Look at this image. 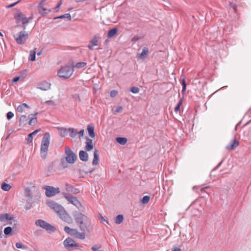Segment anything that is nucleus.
Returning a JSON list of instances; mask_svg holds the SVG:
<instances>
[{
  "label": "nucleus",
  "mask_w": 251,
  "mask_h": 251,
  "mask_svg": "<svg viewBox=\"0 0 251 251\" xmlns=\"http://www.w3.org/2000/svg\"><path fill=\"white\" fill-rule=\"evenodd\" d=\"M124 219V216L122 214H119L116 217L115 222L116 224L119 225L123 222Z\"/></svg>",
  "instance_id": "nucleus-31"
},
{
  "label": "nucleus",
  "mask_w": 251,
  "mask_h": 251,
  "mask_svg": "<svg viewBox=\"0 0 251 251\" xmlns=\"http://www.w3.org/2000/svg\"><path fill=\"white\" fill-rule=\"evenodd\" d=\"M21 0H18L17 1L15 2H14V3H12L9 5H6V8H10L11 7H13V6H14L15 5H16L17 4H18Z\"/></svg>",
  "instance_id": "nucleus-48"
},
{
  "label": "nucleus",
  "mask_w": 251,
  "mask_h": 251,
  "mask_svg": "<svg viewBox=\"0 0 251 251\" xmlns=\"http://www.w3.org/2000/svg\"><path fill=\"white\" fill-rule=\"evenodd\" d=\"M65 154L66 155V161L69 164H74L77 160L76 155L72 151L71 149L68 147H65Z\"/></svg>",
  "instance_id": "nucleus-6"
},
{
  "label": "nucleus",
  "mask_w": 251,
  "mask_h": 251,
  "mask_svg": "<svg viewBox=\"0 0 251 251\" xmlns=\"http://www.w3.org/2000/svg\"><path fill=\"white\" fill-rule=\"evenodd\" d=\"M47 204L49 207L57 213L60 218L62 220L68 224L72 222V219L61 205L52 201H48Z\"/></svg>",
  "instance_id": "nucleus-2"
},
{
  "label": "nucleus",
  "mask_w": 251,
  "mask_h": 251,
  "mask_svg": "<svg viewBox=\"0 0 251 251\" xmlns=\"http://www.w3.org/2000/svg\"><path fill=\"white\" fill-rule=\"evenodd\" d=\"M64 230L67 234L73 235L75 229L71 228L69 226H65Z\"/></svg>",
  "instance_id": "nucleus-35"
},
{
  "label": "nucleus",
  "mask_w": 251,
  "mask_h": 251,
  "mask_svg": "<svg viewBox=\"0 0 251 251\" xmlns=\"http://www.w3.org/2000/svg\"><path fill=\"white\" fill-rule=\"evenodd\" d=\"M84 130L83 129H81L79 132H77V134L79 135L80 137H82L84 135Z\"/></svg>",
  "instance_id": "nucleus-54"
},
{
  "label": "nucleus",
  "mask_w": 251,
  "mask_h": 251,
  "mask_svg": "<svg viewBox=\"0 0 251 251\" xmlns=\"http://www.w3.org/2000/svg\"><path fill=\"white\" fill-rule=\"evenodd\" d=\"M86 139L87 141L86 142L85 149L86 151H90L94 148V146L93 144V140L92 139H90L88 137H86Z\"/></svg>",
  "instance_id": "nucleus-16"
},
{
  "label": "nucleus",
  "mask_w": 251,
  "mask_h": 251,
  "mask_svg": "<svg viewBox=\"0 0 251 251\" xmlns=\"http://www.w3.org/2000/svg\"><path fill=\"white\" fill-rule=\"evenodd\" d=\"M150 200V197L149 196H144L142 199L141 200V202L143 204H146L149 202V201Z\"/></svg>",
  "instance_id": "nucleus-40"
},
{
  "label": "nucleus",
  "mask_w": 251,
  "mask_h": 251,
  "mask_svg": "<svg viewBox=\"0 0 251 251\" xmlns=\"http://www.w3.org/2000/svg\"><path fill=\"white\" fill-rule=\"evenodd\" d=\"M72 49L75 50H76L77 54H79L82 52V50L80 49L79 47H73L72 48Z\"/></svg>",
  "instance_id": "nucleus-52"
},
{
  "label": "nucleus",
  "mask_w": 251,
  "mask_h": 251,
  "mask_svg": "<svg viewBox=\"0 0 251 251\" xmlns=\"http://www.w3.org/2000/svg\"><path fill=\"white\" fill-rule=\"evenodd\" d=\"M28 119H29V121L28 122V124L31 126H34L37 123V119L36 117H34L33 115V114H29L28 117H27Z\"/></svg>",
  "instance_id": "nucleus-19"
},
{
  "label": "nucleus",
  "mask_w": 251,
  "mask_h": 251,
  "mask_svg": "<svg viewBox=\"0 0 251 251\" xmlns=\"http://www.w3.org/2000/svg\"><path fill=\"white\" fill-rule=\"evenodd\" d=\"M139 88L135 86L132 87L130 89V91L133 93V94H137L138 93H139Z\"/></svg>",
  "instance_id": "nucleus-41"
},
{
  "label": "nucleus",
  "mask_w": 251,
  "mask_h": 251,
  "mask_svg": "<svg viewBox=\"0 0 251 251\" xmlns=\"http://www.w3.org/2000/svg\"><path fill=\"white\" fill-rule=\"evenodd\" d=\"M172 251H181V249L179 248L175 247Z\"/></svg>",
  "instance_id": "nucleus-59"
},
{
  "label": "nucleus",
  "mask_w": 251,
  "mask_h": 251,
  "mask_svg": "<svg viewBox=\"0 0 251 251\" xmlns=\"http://www.w3.org/2000/svg\"><path fill=\"white\" fill-rule=\"evenodd\" d=\"M13 228L10 226H7L4 229V233L6 236L12 235Z\"/></svg>",
  "instance_id": "nucleus-32"
},
{
  "label": "nucleus",
  "mask_w": 251,
  "mask_h": 251,
  "mask_svg": "<svg viewBox=\"0 0 251 251\" xmlns=\"http://www.w3.org/2000/svg\"><path fill=\"white\" fill-rule=\"evenodd\" d=\"M11 188V186L5 182H3L1 185V189L5 191H9Z\"/></svg>",
  "instance_id": "nucleus-33"
},
{
  "label": "nucleus",
  "mask_w": 251,
  "mask_h": 251,
  "mask_svg": "<svg viewBox=\"0 0 251 251\" xmlns=\"http://www.w3.org/2000/svg\"><path fill=\"white\" fill-rule=\"evenodd\" d=\"M35 225L45 229L49 233L54 232L56 230V228L54 226L47 223L43 220L39 219L36 220L35 221Z\"/></svg>",
  "instance_id": "nucleus-5"
},
{
  "label": "nucleus",
  "mask_w": 251,
  "mask_h": 251,
  "mask_svg": "<svg viewBox=\"0 0 251 251\" xmlns=\"http://www.w3.org/2000/svg\"><path fill=\"white\" fill-rule=\"evenodd\" d=\"M88 134L91 138H95V133L94 131V127L92 124H89L87 128Z\"/></svg>",
  "instance_id": "nucleus-21"
},
{
  "label": "nucleus",
  "mask_w": 251,
  "mask_h": 251,
  "mask_svg": "<svg viewBox=\"0 0 251 251\" xmlns=\"http://www.w3.org/2000/svg\"><path fill=\"white\" fill-rule=\"evenodd\" d=\"M70 64L62 67L57 71V75L59 77L64 79L69 78L73 74L75 67L79 69L84 67L87 64Z\"/></svg>",
  "instance_id": "nucleus-3"
},
{
  "label": "nucleus",
  "mask_w": 251,
  "mask_h": 251,
  "mask_svg": "<svg viewBox=\"0 0 251 251\" xmlns=\"http://www.w3.org/2000/svg\"><path fill=\"white\" fill-rule=\"evenodd\" d=\"M50 141V134L49 132H46L42 139L40 148V155L42 159H45L47 157Z\"/></svg>",
  "instance_id": "nucleus-4"
},
{
  "label": "nucleus",
  "mask_w": 251,
  "mask_h": 251,
  "mask_svg": "<svg viewBox=\"0 0 251 251\" xmlns=\"http://www.w3.org/2000/svg\"><path fill=\"white\" fill-rule=\"evenodd\" d=\"M14 19L16 20V23H19L21 22L23 25H25L28 24V21L25 15L23 14L21 12H18L14 16Z\"/></svg>",
  "instance_id": "nucleus-10"
},
{
  "label": "nucleus",
  "mask_w": 251,
  "mask_h": 251,
  "mask_svg": "<svg viewBox=\"0 0 251 251\" xmlns=\"http://www.w3.org/2000/svg\"><path fill=\"white\" fill-rule=\"evenodd\" d=\"M149 53L148 49L147 47H144L142 49V52L139 54V58L143 59L146 57Z\"/></svg>",
  "instance_id": "nucleus-27"
},
{
  "label": "nucleus",
  "mask_w": 251,
  "mask_h": 251,
  "mask_svg": "<svg viewBox=\"0 0 251 251\" xmlns=\"http://www.w3.org/2000/svg\"><path fill=\"white\" fill-rule=\"evenodd\" d=\"M62 4V0H60L57 3V5L54 8L55 12H58L60 8V7Z\"/></svg>",
  "instance_id": "nucleus-46"
},
{
  "label": "nucleus",
  "mask_w": 251,
  "mask_h": 251,
  "mask_svg": "<svg viewBox=\"0 0 251 251\" xmlns=\"http://www.w3.org/2000/svg\"><path fill=\"white\" fill-rule=\"evenodd\" d=\"M21 76H16L15 77H14L12 79V82L13 83H16L18 81H19L20 80V79H21Z\"/></svg>",
  "instance_id": "nucleus-51"
},
{
  "label": "nucleus",
  "mask_w": 251,
  "mask_h": 251,
  "mask_svg": "<svg viewBox=\"0 0 251 251\" xmlns=\"http://www.w3.org/2000/svg\"><path fill=\"white\" fill-rule=\"evenodd\" d=\"M35 58H36V51L34 50H30L29 60L32 62V61H34L35 60Z\"/></svg>",
  "instance_id": "nucleus-36"
},
{
  "label": "nucleus",
  "mask_w": 251,
  "mask_h": 251,
  "mask_svg": "<svg viewBox=\"0 0 251 251\" xmlns=\"http://www.w3.org/2000/svg\"><path fill=\"white\" fill-rule=\"evenodd\" d=\"M25 27H24V30L20 31L18 36L14 35V39L19 45L24 44L28 38V34L25 31Z\"/></svg>",
  "instance_id": "nucleus-7"
},
{
  "label": "nucleus",
  "mask_w": 251,
  "mask_h": 251,
  "mask_svg": "<svg viewBox=\"0 0 251 251\" xmlns=\"http://www.w3.org/2000/svg\"><path fill=\"white\" fill-rule=\"evenodd\" d=\"M90 232H83L81 231V232H78L76 229H75L73 235H74L76 238L80 239L83 240L85 238V234L87 233H90Z\"/></svg>",
  "instance_id": "nucleus-18"
},
{
  "label": "nucleus",
  "mask_w": 251,
  "mask_h": 251,
  "mask_svg": "<svg viewBox=\"0 0 251 251\" xmlns=\"http://www.w3.org/2000/svg\"><path fill=\"white\" fill-rule=\"evenodd\" d=\"M65 198L69 202L75 205L79 210H82L81 208H83V206L76 197L65 196Z\"/></svg>",
  "instance_id": "nucleus-11"
},
{
  "label": "nucleus",
  "mask_w": 251,
  "mask_h": 251,
  "mask_svg": "<svg viewBox=\"0 0 251 251\" xmlns=\"http://www.w3.org/2000/svg\"><path fill=\"white\" fill-rule=\"evenodd\" d=\"M22 75L20 76L21 78H24L26 75H27V72L26 70H24L21 72Z\"/></svg>",
  "instance_id": "nucleus-50"
},
{
  "label": "nucleus",
  "mask_w": 251,
  "mask_h": 251,
  "mask_svg": "<svg viewBox=\"0 0 251 251\" xmlns=\"http://www.w3.org/2000/svg\"><path fill=\"white\" fill-rule=\"evenodd\" d=\"M30 109V106H29L25 103H23L18 106L17 110L20 113H22L26 112V110H28Z\"/></svg>",
  "instance_id": "nucleus-15"
},
{
  "label": "nucleus",
  "mask_w": 251,
  "mask_h": 251,
  "mask_svg": "<svg viewBox=\"0 0 251 251\" xmlns=\"http://www.w3.org/2000/svg\"><path fill=\"white\" fill-rule=\"evenodd\" d=\"M14 219V216H10L8 213H2L0 214V222H6Z\"/></svg>",
  "instance_id": "nucleus-14"
},
{
  "label": "nucleus",
  "mask_w": 251,
  "mask_h": 251,
  "mask_svg": "<svg viewBox=\"0 0 251 251\" xmlns=\"http://www.w3.org/2000/svg\"><path fill=\"white\" fill-rule=\"evenodd\" d=\"M182 99H180L179 100V101L178 102V103L176 104V105H178L179 107H180V106L182 104Z\"/></svg>",
  "instance_id": "nucleus-60"
},
{
  "label": "nucleus",
  "mask_w": 251,
  "mask_h": 251,
  "mask_svg": "<svg viewBox=\"0 0 251 251\" xmlns=\"http://www.w3.org/2000/svg\"><path fill=\"white\" fill-rule=\"evenodd\" d=\"M45 3V0H42L39 4L38 7H41L42 5Z\"/></svg>",
  "instance_id": "nucleus-61"
},
{
  "label": "nucleus",
  "mask_w": 251,
  "mask_h": 251,
  "mask_svg": "<svg viewBox=\"0 0 251 251\" xmlns=\"http://www.w3.org/2000/svg\"><path fill=\"white\" fill-rule=\"evenodd\" d=\"M65 18L66 19L67 21H71L72 17L70 13H66L65 14L60 15L59 16L55 17L54 18V20L60 19Z\"/></svg>",
  "instance_id": "nucleus-29"
},
{
  "label": "nucleus",
  "mask_w": 251,
  "mask_h": 251,
  "mask_svg": "<svg viewBox=\"0 0 251 251\" xmlns=\"http://www.w3.org/2000/svg\"><path fill=\"white\" fill-rule=\"evenodd\" d=\"M122 109H123V107L122 106H119L116 109L115 112H116V113L120 112L122 110Z\"/></svg>",
  "instance_id": "nucleus-55"
},
{
  "label": "nucleus",
  "mask_w": 251,
  "mask_h": 251,
  "mask_svg": "<svg viewBox=\"0 0 251 251\" xmlns=\"http://www.w3.org/2000/svg\"><path fill=\"white\" fill-rule=\"evenodd\" d=\"M14 113L11 111H9L6 114V118L9 120L14 117Z\"/></svg>",
  "instance_id": "nucleus-44"
},
{
  "label": "nucleus",
  "mask_w": 251,
  "mask_h": 251,
  "mask_svg": "<svg viewBox=\"0 0 251 251\" xmlns=\"http://www.w3.org/2000/svg\"><path fill=\"white\" fill-rule=\"evenodd\" d=\"M239 145V142L235 139L230 141L229 144L226 147V149L229 150H233Z\"/></svg>",
  "instance_id": "nucleus-12"
},
{
  "label": "nucleus",
  "mask_w": 251,
  "mask_h": 251,
  "mask_svg": "<svg viewBox=\"0 0 251 251\" xmlns=\"http://www.w3.org/2000/svg\"><path fill=\"white\" fill-rule=\"evenodd\" d=\"M116 141L119 144L124 145L127 143V139L126 137H118L116 138Z\"/></svg>",
  "instance_id": "nucleus-28"
},
{
  "label": "nucleus",
  "mask_w": 251,
  "mask_h": 251,
  "mask_svg": "<svg viewBox=\"0 0 251 251\" xmlns=\"http://www.w3.org/2000/svg\"><path fill=\"white\" fill-rule=\"evenodd\" d=\"M60 129V134L62 137H65L67 135V129L65 128H58Z\"/></svg>",
  "instance_id": "nucleus-38"
},
{
  "label": "nucleus",
  "mask_w": 251,
  "mask_h": 251,
  "mask_svg": "<svg viewBox=\"0 0 251 251\" xmlns=\"http://www.w3.org/2000/svg\"><path fill=\"white\" fill-rule=\"evenodd\" d=\"M80 159L83 162H87L88 160V154L86 151H80L79 152Z\"/></svg>",
  "instance_id": "nucleus-20"
},
{
  "label": "nucleus",
  "mask_w": 251,
  "mask_h": 251,
  "mask_svg": "<svg viewBox=\"0 0 251 251\" xmlns=\"http://www.w3.org/2000/svg\"><path fill=\"white\" fill-rule=\"evenodd\" d=\"M25 195H26V197H27L29 199H31L32 197V196L31 194V192H30V190H29L28 189H26L25 190Z\"/></svg>",
  "instance_id": "nucleus-47"
},
{
  "label": "nucleus",
  "mask_w": 251,
  "mask_h": 251,
  "mask_svg": "<svg viewBox=\"0 0 251 251\" xmlns=\"http://www.w3.org/2000/svg\"><path fill=\"white\" fill-rule=\"evenodd\" d=\"M43 189L45 190V194L48 198L53 197L60 192L58 187L55 188L51 186H45Z\"/></svg>",
  "instance_id": "nucleus-8"
},
{
  "label": "nucleus",
  "mask_w": 251,
  "mask_h": 251,
  "mask_svg": "<svg viewBox=\"0 0 251 251\" xmlns=\"http://www.w3.org/2000/svg\"><path fill=\"white\" fill-rule=\"evenodd\" d=\"M28 119L26 115H23L21 116L19 120V125H26L28 124Z\"/></svg>",
  "instance_id": "nucleus-26"
},
{
  "label": "nucleus",
  "mask_w": 251,
  "mask_h": 251,
  "mask_svg": "<svg viewBox=\"0 0 251 251\" xmlns=\"http://www.w3.org/2000/svg\"><path fill=\"white\" fill-rule=\"evenodd\" d=\"M98 152V150L95 149L94 151V158L92 161V164L93 165H97L99 162V155Z\"/></svg>",
  "instance_id": "nucleus-22"
},
{
  "label": "nucleus",
  "mask_w": 251,
  "mask_h": 251,
  "mask_svg": "<svg viewBox=\"0 0 251 251\" xmlns=\"http://www.w3.org/2000/svg\"><path fill=\"white\" fill-rule=\"evenodd\" d=\"M100 215V218H101V220H103L104 221L106 222L107 224H108V221H107V220H105V219L103 218V217L102 216V215Z\"/></svg>",
  "instance_id": "nucleus-64"
},
{
  "label": "nucleus",
  "mask_w": 251,
  "mask_h": 251,
  "mask_svg": "<svg viewBox=\"0 0 251 251\" xmlns=\"http://www.w3.org/2000/svg\"><path fill=\"white\" fill-rule=\"evenodd\" d=\"M72 98L74 99V100H77L78 99V100L80 101V98L79 97V96L78 95V94H73L72 95Z\"/></svg>",
  "instance_id": "nucleus-53"
},
{
  "label": "nucleus",
  "mask_w": 251,
  "mask_h": 251,
  "mask_svg": "<svg viewBox=\"0 0 251 251\" xmlns=\"http://www.w3.org/2000/svg\"><path fill=\"white\" fill-rule=\"evenodd\" d=\"M118 95V91L116 90L111 91L110 96L111 98H114Z\"/></svg>",
  "instance_id": "nucleus-43"
},
{
  "label": "nucleus",
  "mask_w": 251,
  "mask_h": 251,
  "mask_svg": "<svg viewBox=\"0 0 251 251\" xmlns=\"http://www.w3.org/2000/svg\"><path fill=\"white\" fill-rule=\"evenodd\" d=\"M15 246L18 249H26L27 248L26 246H24L21 243H17L15 245Z\"/></svg>",
  "instance_id": "nucleus-42"
},
{
  "label": "nucleus",
  "mask_w": 251,
  "mask_h": 251,
  "mask_svg": "<svg viewBox=\"0 0 251 251\" xmlns=\"http://www.w3.org/2000/svg\"><path fill=\"white\" fill-rule=\"evenodd\" d=\"M209 187V186H206V187H205L202 188H201V192H205V191H204V190H205V189H207V188H208Z\"/></svg>",
  "instance_id": "nucleus-62"
},
{
  "label": "nucleus",
  "mask_w": 251,
  "mask_h": 251,
  "mask_svg": "<svg viewBox=\"0 0 251 251\" xmlns=\"http://www.w3.org/2000/svg\"><path fill=\"white\" fill-rule=\"evenodd\" d=\"M65 187L67 191L69 193H72L73 194H77L79 193V190L78 188H75L68 183L66 184Z\"/></svg>",
  "instance_id": "nucleus-13"
},
{
  "label": "nucleus",
  "mask_w": 251,
  "mask_h": 251,
  "mask_svg": "<svg viewBox=\"0 0 251 251\" xmlns=\"http://www.w3.org/2000/svg\"><path fill=\"white\" fill-rule=\"evenodd\" d=\"M40 130V129H36L35 130H34V131H33L32 132L29 133V134H28L27 135V138L26 139V140H27V143L28 144L31 143L32 142V140H33V136L35 135L37 133H38L39 131Z\"/></svg>",
  "instance_id": "nucleus-24"
},
{
  "label": "nucleus",
  "mask_w": 251,
  "mask_h": 251,
  "mask_svg": "<svg viewBox=\"0 0 251 251\" xmlns=\"http://www.w3.org/2000/svg\"><path fill=\"white\" fill-rule=\"evenodd\" d=\"M180 107L178 105H176L175 107V111L177 113L178 111L180 110Z\"/></svg>",
  "instance_id": "nucleus-56"
},
{
  "label": "nucleus",
  "mask_w": 251,
  "mask_h": 251,
  "mask_svg": "<svg viewBox=\"0 0 251 251\" xmlns=\"http://www.w3.org/2000/svg\"><path fill=\"white\" fill-rule=\"evenodd\" d=\"M39 9V13L42 16H45L47 13L45 12V11L47 10V9L46 8H44L43 6H41V7H38Z\"/></svg>",
  "instance_id": "nucleus-39"
},
{
  "label": "nucleus",
  "mask_w": 251,
  "mask_h": 251,
  "mask_svg": "<svg viewBox=\"0 0 251 251\" xmlns=\"http://www.w3.org/2000/svg\"><path fill=\"white\" fill-rule=\"evenodd\" d=\"M63 244L65 247L69 251L77 249L79 247V246L76 244L74 240L70 237L67 238L64 241Z\"/></svg>",
  "instance_id": "nucleus-9"
},
{
  "label": "nucleus",
  "mask_w": 251,
  "mask_h": 251,
  "mask_svg": "<svg viewBox=\"0 0 251 251\" xmlns=\"http://www.w3.org/2000/svg\"><path fill=\"white\" fill-rule=\"evenodd\" d=\"M75 222L80 230L83 232H91L93 227L90 220L84 214L75 211L73 214Z\"/></svg>",
  "instance_id": "nucleus-1"
},
{
  "label": "nucleus",
  "mask_w": 251,
  "mask_h": 251,
  "mask_svg": "<svg viewBox=\"0 0 251 251\" xmlns=\"http://www.w3.org/2000/svg\"><path fill=\"white\" fill-rule=\"evenodd\" d=\"M118 28L117 27H114L108 30L107 37L109 38H111L115 36L118 32Z\"/></svg>",
  "instance_id": "nucleus-25"
},
{
  "label": "nucleus",
  "mask_w": 251,
  "mask_h": 251,
  "mask_svg": "<svg viewBox=\"0 0 251 251\" xmlns=\"http://www.w3.org/2000/svg\"><path fill=\"white\" fill-rule=\"evenodd\" d=\"M225 158H224L212 170V171H214L216 170H217L218 168H219L220 167V166H221V165H222V164L223 163L224 160Z\"/></svg>",
  "instance_id": "nucleus-49"
},
{
  "label": "nucleus",
  "mask_w": 251,
  "mask_h": 251,
  "mask_svg": "<svg viewBox=\"0 0 251 251\" xmlns=\"http://www.w3.org/2000/svg\"><path fill=\"white\" fill-rule=\"evenodd\" d=\"M68 164L66 161V160H64L63 159H62L60 163V166L62 169H64L68 167Z\"/></svg>",
  "instance_id": "nucleus-37"
},
{
  "label": "nucleus",
  "mask_w": 251,
  "mask_h": 251,
  "mask_svg": "<svg viewBox=\"0 0 251 251\" xmlns=\"http://www.w3.org/2000/svg\"><path fill=\"white\" fill-rule=\"evenodd\" d=\"M45 104L50 106H55V104L54 101L51 100H47L45 102Z\"/></svg>",
  "instance_id": "nucleus-45"
},
{
  "label": "nucleus",
  "mask_w": 251,
  "mask_h": 251,
  "mask_svg": "<svg viewBox=\"0 0 251 251\" xmlns=\"http://www.w3.org/2000/svg\"><path fill=\"white\" fill-rule=\"evenodd\" d=\"M33 18V14H32L30 17H29L28 18H27V20L28 21V23H29V21L32 20Z\"/></svg>",
  "instance_id": "nucleus-58"
},
{
  "label": "nucleus",
  "mask_w": 251,
  "mask_h": 251,
  "mask_svg": "<svg viewBox=\"0 0 251 251\" xmlns=\"http://www.w3.org/2000/svg\"><path fill=\"white\" fill-rule=\"evenodd\" d=\"M231 6L233 7L235 11L236 10V5L235 4H230Z\"/></svg>",
  "instance_id": "nucleus-63"
},
{
  "label": "nucleus",
  "mask_w": 251,
  "mask_h": 251,
  "mask_svg": "<svg viewBox=\"0 0 251 251\" xmlns=\"http://www.w3.org/2000/svg\"><path fill=\"white\" fill-rule=\"evenodd\" d=\"M139 40V37L138 36H134L133 38H132L131 41H137Z\"/></svg>",
  "instance_id": "nucleus-57"
},
{
  "label": "nucleus",
  "mask_w": 251,
  "mask_h": 251,
  "mask_svg": "<svg viewBox=\"0 0 251 251\" xmlns=\"http://www.w3.org/2000/svg\"><path fill=\"white\" fill-rule=\"evenodd\" d=\"M68 131L70 132V136L72 138H75L77 134V130L74 128L69 127L68 128Z\"/></svg>",
  "instance_id": "nucleus-30"
},
{
  "label": "nucleus",
  "mask_w": 251,
  "mask_h": 251,
  "mask_svg": "<svg viewBox=\"0 0 251 251\" xmlns=\"http://www.w3.org/2000/svg\"><path fill=\"white\" fill-rule=\"evenodd\" d=\"M50 84L46 81H44L43 83L39 84L37 88L43 91H47L50 89Z\"/></svg>",
  "instance_id": "nucleus-17"
},
{
  "label": "nucleus",
  "mask_w": 251,
  "mask_h": 251,
  "mask_svg": "<svg viewBox=\"0 0 251 251\" xmlns=\"http://www.w3.org/2000/svg\"><path fill=\"white\" fill-rule=\"evenodd\" d=\"M181 84L182 86V91H181V93L182 94H183L185 91H186V87H187V84H186V81H185V79L184 77H183V78H181Z\"/></svg>",
  "instance_id": "nucleus-34"
},
{
  "label": "nucleus",
  "mask_w": 251,
  "mask_h": 251,
  "mask_svg": "<svg viewBox=\"0 0 251 251\" xmlns=\"http://www.w3.org/2000/svg\"><path fill=\"white\" fill-rule=\"evenodd\" d=\"M98 45V40L97 36H95L93 39L90 41L88 45V48L90 50H93V47Z\"/></svg>",
  "instance_id": "nucleus-23"
}]
</instances>
